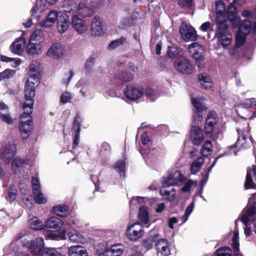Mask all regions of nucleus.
<instances>
[{"label":"nucleus","instance_id":"nucleus-1","mask_svg":"<svg viewBox=\"0 0 256 256\" xmlns=\"http://www.w3.org/2000/svg\"><path fill=\"white\" fill-rule=\"evenodd\" d=\"M240 220L244 226V232L246 236H250L252 232L256 234V202L243 210Z\"/></svg>","mask_w":256,"mask_h":256},{"label":"nucleus","instance_id":"nucleus-2","mask_svg":"<svg viewBox=\"0 0 256 256\" xmlns=\"http://www.w3.org/2000/svg\"><path fill=\"white\" fill-rule=\"evenodd\" d=\"M236 130L238 138L236 144L238 148L240 150L250 147L252 143V139L250 134L249 124L246 120H242L238 123Z\"/></svg>","mask_w":256,"mask_h":256},{"label":"nucleus","instance_id":"nucleus-3","mask_svg":"<svg viewBox=\"0 0 256 256\" xmlns=\"http://www.w3.org/2000/svg\"><path fill=\"white\" fill-rule=\"evenodd\" d=\"M39 79L36 74L30 76L25 85V101L24 103V110L26 112H32L35 94V88Z\"/></svg>","mask_w":256,"mask_h":256},{"label":"nucleus","instance_id":"nucleus-4","mask_svg":"<svg viewBox=\"0 0 256 256\" xmlns=\"http://www.w3.org/2000/svg\"><path fill=\"white\" fill-rule=\"evenodd\" d=\"M250 32H256V22L252 24L250 20H246L242 23L236 34V47H240L245 42L246 38Z\"/></svg>","mask_w":256,"mask_h":256},{"label":"nucleus","instance_id":"nucleus-5","mask_svg":"<svg viewBox=\"0 0 256 256\" xmlns=\"http://www.w3.org/2000/svg\"><path fill=\"white\" fill-rule=\"evenodd\" d=\"M32 112H26L24 110L20 118V122L18 124V129L22 137L27 139L31 134L32 130V118L30 114Z\"/></svg>","mask_w":256,"mask_h":256},{"label":"nucleus","instance_id":"nucleus-6","mask_svg":"<svg viewBox=\"0 0 256 256\" xmlns=\"http://www.w3.org/2000/svg\"><path fill=\"white\" fill-rule=\"evenodd\" d=\"M218 121V117L215 112H210L206 119L204 126L205 132L206 134H211L214 138L217 137L218 130L216 124Z\"/></svg>","mask_w":256,"mask_h":256},{"label":"nucleus","instance_id":"nucleus-7","mask_svg":"<svg viewBox=\"0 0 256 256\" xmlns=\"http://www.w3.org/2000/svg\"><path fill=\"white\" fill-rule=\"evenodd\" d=\"M215 36L218 43L224 48H226L232 43V35L228 32V26L226 24L218 26L216 29Z\"/></svg>","mask_w":256,"mask_h":256},{"label":"nucleus","instance_id":"nucleus-8","mask_svg":"<svg viewBox=\"0 0 256 256\" xmlns=\"http://www.w3.org/2000/svg\"><path fill=\"white\" fill-rule=\"evenodd\" d=\"M124 94L130 100L134 101L140 98L144 94L142 86L135 84H130L124 89Z\"/></svg>","mask_w":256,"mask_h":256},{"label":"nucleus","instance_id":"nucleus-9","mask_svg":"<svg viewBox=\"0 0 256 256\" xmlns=\"http://www.w3.org/2000/svg\"><path fill=\"white\" fill-rule=\"evenodd\" d=\"M188 52L196 60V64L198 68H202L204 66V48L203 46L198 42H193L188 46Z\"/></svg>","mask_w":256,"mask_h":256},{"label":"nucleus","instance_id":"nucleus-10","mask_svg":"<svg viewBox=\"0 0 256 256\" xmlns=\"http://www.w3.org/2000/svg\"><path fill=\"white\" fill-rule=\"evenodd\" d=\"M143 226L139 222L129 224L126 230L128 238L131 241H136L142 238L144 234Z\"/></svg>","mask_w":256,"mask_h":256},{"label":"nucleus","instance_id":"nucleus-11","mask_svg":"<svg viewBox=\"0 0 256 256\" xmlns=\"http://www.w3.org/2000/svg\"><path fill=\"white\" fill-rule=\"evenodd\" d=\"M206 98L204 97L192 98V102L195 108L194 115V120L195 123H198L202 120V112L206 110V108L204 104Z\"/></svg>","mask_w":256,"mask_h":256},{"label":"nucleus","instance_id":"nucleus-12","mask_svg":"<svg viewBox=\"0 0 256 256\" xmlns=\"http://www.w3.org/2000/svg\"><path fill=\"white\" fill-rule=\"evenodd\" d=\"M176 70L182 74H190L192 72V63L183 56H180L174 62Z\"/></svg>","mask_w":256,"mask_h":256},{"label":"nucleus","instance_id":"nucleus-13","mask_svg":"<svg viewBox=\"0 0 256 256\" xmlns=\"http://www.w3.org/2000/svg\"><path fill=\"white\" fill-rule=\"evenodd\" d=\"M184 176L178 170L174 171L166 178H164L162 186L168 188L170 186H180L184 180Z\"/></svg>","mask_w":256,"mask_h":256},{"label":"nucleus","instance_id":"nucleus-14","mask_svg":"<svg viewBox=\"0 0 256 256\" xmlns=\"http://www.w3.org/2000/svg\"><path fill=\"white\" fill-rule=\"evenodd\" d=\"M16 152V146L12 140L6 141L2 145V159L8 163Z\"/></svg>","mask_w":256,"mask_h":256},{"label":"nucleus","instance_id":"nucleus-15","mask_svg":"<svg viewBox=\"0 0 256 256\" xmlns=\"http://www.w3.org/2000/svg\"><path fill=\"white\" fill-rule=\"evenodd\" d=\"M62 14H63L61 12H58L56 10H50L46 16L40 22V25L44 28H50L56 22H58L60 16Z\"/></svg>","mask_w":256,"mask_h":256},{"label":"nucleus","instance_id":"nucleus-16","mask_svg":"<svg viewBox=\"0 0 256 256\" xmlns=\"http://www.w3.org/2000/svg\"><path fill=\"white\" fill-rule=\"evenodd\" d=\"M180 32L186 41H193L196 39L197 34L194 28L186 23L182 22L180 28Z\"/></svg>","mask_w":256,"mask_h":256},{"label":"nucleus","instance_id":"nucleus-17","mask_svg":"<svg viewBox=\"0 0 256 256\" xmlns=\"http://www.w3.org/2000/svg\"><path fill=\"white\" fill-rule=\"evenodd\" d=\"M64 53V46L60 43L53 44L46 52V56L52 60H59Z\"/></svg>","mask_w":256,"mask_h":256},{"label":"nucleus","instance_id":"nucleus-18","mask_svg":"<svg viewBox=\"0 0 256 256\" xmlns=\"http://www.w3.org/2000/svg\"><path fill=\"white\" fill-rule=\"evenodd\" d=\"M105 33V28L101 19L95 16L92 20L90 25V34L94 36H100Z\"/></svg>","mask_w":256,"mask_h":256},{"label":"nucleus","instance_id":"nucleus-19","mask_svg":"<svg viewBox=\"0 0 256 256\" xmlns=\"http://www.w3.org/2000/svg\"><path fill=\"white\" fill-rule=\"evenodd\" d=\"M71 24L74 29L78 34L86 32L89 28L86 20L78 18V16H74L71 20Z\"/></svg>","mask_w":256,"mask_h":256},{"label":"nucleus","instance_id":"nucleus-20","mask_svg":"<svg viewBox=\"0 0 256 256\" xmlns=\"http://www.w3.org/2000/svg\"><path fill=\"white\" fill-rule=\"evenodd\" d=\"M44 246V240L42 238H38L35 240L28 242L24 246H26L34 255H40Z\"/></svg>","mask_w":256,"mask_h":256},{"label":"nucleus","instance_id":"nucleus-21","mask_svg":"<svg viewBox=\"0 0 256 256\" xmlns=\"http://www.w3.org/2000/svg\"><path fill=\"white\" fill-rule=\"evenodd\" d=\"M190 138L194 144L200 145L204 140L202 129L196 126H192L190 132Z\"/></svg>","mask_w":256,"mask_h":256},{"label":"nucleus","instance_id":"nucleus-22","mask_svg":"<svg viewBox=\"0 0 256 256\" xmlns=\"http://www.w3.org/2000/svg\"><path fill=\"white\" fill-rule=\"evenodd\" d=\"M64 225V222L62 220L52 216L46 220L44 226L49 231L56 232L60 230Z\"/></svg>","mask_w":256,"mask_h":256},{"label":"nucleus","instance_id":"nucleus-23","mask_svg":"<svg viewBox=\"0 0 256 256\" xmlns=\"http://www.w3.org/2000/svg\"><path fill=\"white\" fill-rule=\"evenodd\" d=\"M228 15L232 28H238L239 30L242 24H240L241 20L240 18L236 15V8L234 4H231L229 5L228 10Z\"/></svg>","mask_w":256,"mask_h":256},{"label":"nucleus","instance_id":"nucleus-24","mask_svg":"<svg viewBox=\"0 0 256 256\" xmlns=\"http://www.w3.org/2000/svg\"><path fill=\"white\" fill-rule=\"evenodd\" d=\"M124 252V246L121 244H113L110 248L100 252L98 256H120Z\"/></svg>","mask_w":256,"mask_h":256},{"label":"nucleus","instance_id":"nucleus-25","mask_svg":"<svg viewBox=\"0 0 256 256\" xmlns=\"http://www.w3.org/2000/svg\"><path fill=\"white\" fill-rule=\"evenodd\" d=\"M44 44L29 40L26 47V52L30 56L40 55L42 53Z\"/></svg>","mask_w":256,"mask_h":256},{"label":"nucleus","instance_id":"nucleus-26","mask_svg":"<svg viewBox=\"0 0 256 256\" xmlns=\"http://www.w3.org/2000/svg\"><path fill=\"white\" fill-rule=\"evenodd\" d=\"M158 254L162 256H168L170 254V244L166 239L159 240L156 244Z\"/></svg>","mask_w":256,"mask_h":256},{"label":"nucleus","instance_id":"nucleus-27","mask_svg":"<svg viewBox=\"0 0 256 256\" xmlns=\"http://www.w3.org/2000/svg\"><path fill=\"white\" fill-rule=\"evenodd\" d=\"M45 2L42 0H37L35 6L32 8V16L39 19L42 14L46 10Z\"/></svg>","mask_w":256,"mask_h":256},{"label":"nucleus","instance_id":"nucleus-28","mask_svg":"<svg viewBox=\"0 0 256 256\" xmlns=\"http://www.w3.org/2000/svg\"><path fill=\"white\" fill-rule=\"evenodd\" d=\"M26 162L27 161L26 158L20 156L14 158L11 163V168L14 174L19 173Z\"/></svg>","mask_w":256,"mask_h":256},{"label":"nucleus","instance_id":"nucleus-29","mask_svg":"<svg viewBox=\"0 0 256 256\" xmlns=\"http://www.w3.org/2000/svg\"><path fill=\"white\" fill-rule=\"evenodd\" d=\"M70 24L68 16L65 14L60 16L59 20L58 22V29L60 33L64 34L68 30Z\"/></svg>","mask_w":256,"mask_h":256},{"label":"nucleus","instance_id":"nucleus-30","mask_svg":"<svg viewBox=\"0 0 256 256\" xmlns=\"http://www.w3.org/2000/svg\"><path fill=\"white\" fill-rule=\"evenodd\" d=\"M78 14L83 17L92 16L94 14V10L90 6L84 2H80L78 4Z\"/></svg>","mask_w":256,"mask_h":256},{"label":"nucleus","instance_id":"nucleus-31","mask_svg":"<svg viewBox=\"0 0 256 256\" xmlns=\"http://www.w3.org/2000/svg\"><path fill=\"white\" fill-rule=\"evenodd\" d=\"M25 46V40L22 38H18L12 44L11 51L17 54H20Z\"/></svg>","mask_w":256,"mask_h":256},{"label":"nucleus","instance_id":"nucleus-32","mask_svg":"<svg viewBox=\"0 0 256 256\" xmlns=\"http://www.w3.org/2000/svg\"><path fill=\"white\" fill-rule=\"evenodd\" d=\"M68 253L69 256H88L86 249L79 245L70 246L68 250Z\"/></svg>","mask_w":256,"mask_h":256},{"label":"nucleus","instance_id":"nucleus-33","mask_svg":"<svg viewBox=\"0 0 256 256\" xmlns=\"http://www.w3.org/2000/svg\"><path fill=\"white\" fill-rule=\"evenodd\" d=\"M68 224H64V228L61 232L58 233L50 232L48 234L45 236L46 240H66V230L68 228L67 226Z\"/></svg>","mask_w":256,"mask_h":256},{"label":"nucleus","instance_id":"nucleus-34","mask_svg":"<svg viewBox=\"0 0 256 256\" xmlns=\"http://www.w3.org/2000/svg\"><path fill=\"white\" fill-rule=\"evenodd\" d=\"M198 79L201 85L206 90L213 86V82L210 76L207 73H201L198 75Z\"/></svg>","mask_w":256,"mask_h":256},{"label":"nucleus","instance_id":"nucleus-35","mask_svg":"<svg viewBox=\"0 0 256 256\" xmlns=\"http://www.w3.org/2000/svg\"><path fill=\"white\" fill-rule=\"evenodd\" d=\"M166 188L163 187L160 190V194L164 196L166 198L169 202H174L176 198V189L172 188L170 189H166Z\"/></svg>","mask_w":256,"mask_h":256},{"label":"nucleus","instance_id":"nucleus-36","mask_svg":"<svg viewBox=\"0 0 256 256\" xmlns=\"http://www.w3.org/2000/svg\"><path fill=\"white\" fill-rule=\"evenodd\" d=\"M44 32L41 29H36L32 34L29 40L44 44Z\"/></svg>","mask_w":256,"mask_h":256},{"label":"nucleus","instance_id":"nucleus-37","mask_svg":"<svg viewBox=\"0 0 256 256\" xmlns=\"http://www.w3.org/2000/svg\"><path fill=\"white\" fill-rule=\"evenodd\" d=\"M21 194H22V200L23 202L28 208H32L33 201L30 192L28 190L22 189L20 188Z\"/></svg>","mask_w":256,"mask_h":256},{"label":"nucleus","instance_id":"nucleus-38","mask_svg":"<svg viewBox=\"0 0 256 256\" xmlns=\"http://www.w3.org/2000/svg\"><path fill=\"white\" fill-rule=\"evenodd\" d=\"M53 212L60 217L66 216L69 214V206L65 204H60L53 208Z\"/></svg>","mask_w":256,"mask_h":256},{"label":"nucleus","instance_id":"nucleus-39","mask_svg":"<svg viewBox=\"0 0 256 256\" xmlns=\"http://www.w3.org/2000/svg\"><path fill=\"white\" fill-rule=\"evenodd\" d=\"M116 79L120 80L122 82H130L133 78L132 74L126 70H120L114 74Z\"/></svg>","mask_w":256,"mask_h":256},{"label":"nucleus","instance_id":"nucleus-40","mask_svg":"<svg viewBox=\"0 0 256 256\" xmlns=\"http://www.w3.org/2000/svg\"><path fill=\"white\" fill-rule=\"evenodd\" d=\"M28 224L30 227L34 230H41L44 227L42 222L34 216H32L30 218Z\"/></svg>","mask_w":256,"mask_h":256},{"label":"nucleus","instance_id":"nucleus-41","mask_svg":"<svg viewBox=\"0 0 256 256\" xmlns=\"http://www.w3.org/2000/svg\"><path fill=\"white\" fill-rule=\"evenodd\" d=\"M204 160L202 157L198 158L194 161L190 166V172L192 174H196L204 164Z\"/></svg>","mask_w":256,"mask_h":256},{"label":"nucleus","instance_id":"nucleus-42","mask_svg":"<svg viewBox=\"0 0 256 256\" xmlns=\"http://www.w3.org/2000/svg\"><path fill=\"white\" fill-rule=\"evenodd\" d=\"M68 236L69 240L73 242L82 243L84 242V238L82 236L78 233L75 230L68 232Z\"/></svg>","mask_w":256,"mask_h":256},{"label":"nucleus","instance_id":"nucleus-43","mask_svg":"<svg viewBox=\"0 0 256 256\" xmlns=\"http://www.w3.org/2000/svg\"><path fill=\"white\" fill-rule=\"evenodd\" d=\"M200 152L204 156H207L212 154V144L210 140H206L204 143L200 150Z\"/></svg>","mask_w":256,"mask_h":256},{"label":"nucleus","instance_id":"nucleus-44","mask_svg":"<svg viewBox=\"0 0 256 256\" xmlns=\"http://www.w3.org/2000/svg\"><path fill=\"white\" fill-rule=\"evenodd\" d=\"M34 201L38 204H44L47 202V198L41 192V190L33 192Z\"/></svg>","mask_w":256,"mask_h":256},{"label":"nucleus","instance_id":"nucleus-45","mask_svg":"<svg viewBox=\"0 0 256 256\" xmlns=\"http://www.w3.org/2000/svg\"><path fill=\"white\" fill-rule=\"evenodd\" d=\"M240 105L242 107L246 108H256V98H250L244 99L241 100Z\"/></svg>","mask_w":256,"mask_h":256},{"label":"nucleus","instance_id":"nucleus-46","mask_svg":"<svg viewBox=\"0 0 256 256\" xmlns=\"http://www.w3.org/2000/svg\"><path fill=\"white\" fill-rule=\"evenodd\" d=\"M138 218L144 224L148 222V208L142 206L140 208Z\"/></svg>","mask_w":256,"mask_h":256},{"label":"nucleus","instance_id":"nucleus-47","mask_svg":"<svg viewBox=\"0 0 256 256\" xmlns=\"http://www.w3.org/2000/svg\"><path fill=\"white\" fill-rule=\"evenodd\" d=\"M114 170L119 172L121 177H124L126 164L124 161L120 160H118L114 164Z\"/></svg>","mask_w":256,"mask_h":256},{"label":"nucleus","instance_id":"nucleus-48","mask_svg":"<svg viewBox=\"0 0 256 256\" xmlns=\"http://www.w3.org/2000/svg\"><path fill=\"white\" fill-rule=\"evenodd\" d=\"M144 94L147 98L152 102L155 100L158 96V92L150 88H146L144 90Z\"/></svg>","mask_w":256,"mask_h":256},{"label":"nucleus","instance_id":"nucleus-49","mask_svg":"<svg viewBox=\"0 0 256 256\" xmlns=\"http://www.w3.org/2000/svg\"><path fill=\"white\" fill-rule=\"evenodd\" d=\"M256 184L252 177L251 170H247V174L244 182V188L246 189H250L254 188Z\"/></svg>","mask_w":256,"mask_h":256},{"label":"nucleus","instance_id":"nucleus-50","mask_svg":"<svg viewBox=\"0 0 256 256\" xmlns=\"http://www.w3.org/2000/svg\"><path fill=\"white\" fill-rule=\"evenodd\" d=\"M41 256H63L60 252L53 248H45L42 250Z\"/></svg>","mask_w":256,"mask_h":256},{"label":"nucleus","instance_id":"nucleus-51","mask_svg":"<svg viewBox=\"0 0 256 256\" xmlns=\"http://www.w3.org/2000/svg\"><path fill=\"white\" fill-rule=\"evenodd\" d=\"M212 256H232V250L228 247L220 248L216 250Z\"/></svg>","mask_w":256,"mask_h":256},{"label":"nucleus","instance_id":"nucleus-52","mask_svg":"<svg viewBox=\"0 0 256 256\" xmlns=\"http://www.w3.org/2000/svg\"><path fill=\"white\" fill-rule=\"evenodd\" d=\"M194 202H192L187 206L184 216L180 218L182 224H184L188 220V217L194 210Z\"/></svg>","mask_w":256,"mask_h":256},{"label":"nucleus","instance_id":"nucleus-53","mask_svg":"<svg viewBox=\"0 0 256 256\" xmlns=\"http://www.w3.org/2000/svg\"><path fill=\"white\" fill-rule=\"evenodd\" d=\"M196 185V181L189 180L186 182L184 186L180 189V192H188L192 188L195 187Z\"/></svg>","mask_w":256,"mask_h":256},{"label":"nucleus","instance_id":"nucleus-54","mask_svg":"<svg viewBox=\"0 0 256 256\" xmlns=\"http://www.w3.org/2000/svg\"><path fill=\"white\" fill-rule=\"evenodd\" d=\"M196 185V181L189 180L186 182L184 186L180 189V192H188L192 188L195 187Z\"/></svg>","mask_w":256,"mask_h":256},{"label":"nucleus","instance_id":"nucleus-55","mask_svg":"<svg viewBox=\"0 0 256 256\" xmlns=\"http://www.w3.org/2000/svg\"><path fill=\"white\" fill-rule=\"evenodd\" d=\"M0 119L2 122L8 124H13L15 120L12 118L10 112L0 114Z\"/></svg>","mask_w":256,"mask_h":256},{"label":"nucleus","instance_id":"nucleus-56","mask_svg":"<svg viewBox=\"0 0 256 256\" xmlns=\"http://www.w3.org/2000/svg\"><path fill=\"white\" fill-rule=\"evenodd\" d=\"M15 74L16 72L14 70L6 69L0 73V81L8 80L12 78Z\"/></svg>","mask_w":256,"mask_h":256},{"label":"nucleus","instance_id":"nucleus-57","mask_svg":"<svg viewBox=\"0 0 256 256\" xmlns=\"http://www.w3.org/2000/svg\"><path fill=\"white\" fill-rule=\"evenodd\" d=\"M239 234L238 232L235 230L233 234V236L232 238V244L233 248L234 250L237 252L239 251V240H238Z\"/></svg>","mask_w":256,"mask_h":256},{"label":"nucleus","instance_id":"nucleus-58","mask_svg":"<svg viewBox=\"0 0 256 256\" xmlns=\"http://www.w3.org/2000/svg\"><path fill=\"white\" fill-rule=\"evenodd\" d=\"M17 190L14 184H10L8 190V198L10 202H14L17 196Z\"/></svg>","mask_w":256,"mask_h":256},{"label":"nucleus","instance_id":"nucleus-59","mask_svg":"<svg viewBox=\"0 0 256 256\" xmlns=\"http://www.w3.org/2000/svg\"><path fill=\"white\" fill-rule=\"evenodd\" d=\"M72 97L71 93L66 92L61 94L60 101L62 104L70 102Z\"/></svg>","mask_w":256,"mask_h":256},{"label":"nucleus","instance_id":"nucleus-60","mask_svg":"<svg viewBox=\"0 0 256 256\" xmlns=\"http://www.w3.org/2000/svg\"><path fill=\"white\" fill-rule=\"evenodd\" d=\"M125 41L126 40L124 38L113 40L110 44L108 48L110 50L116 48L124 44Z\"/></svg>","mask_w":256,"mask_h":256},{"label":"nucleus","instance_id":"nucleus-61","mask_svg":"<svg viewBox=\"0 0 256 256\" xmlns=\"http://www.w3.org/2000/svg\"><path fill=\"white\" fill-rule=\"evenodd\" d=\"M227 16L226 12L216 13V22L220 25H224V23L226 20Z\"/></svg>","mask_w":256,"mask_h":256},{"label":"nucleus","instance_id":"nucleus-62","mask_svg":"<svg viewBox=\"0 0 256 256\" xmlns=\"http://www.w3.org/2000/svg\"><path fill=\"white\" fill-rule=\"evenodd\" d=\"M239 150H240L238 148V146H236V144H235L233 146L228 147L226 150L224 155L229 156L234 154L236 156Z\"/></svg>","mask_w":256,"mask_h":256},{"label":"nucleus","instance_id":"nucleus-63","mask_svg":"<svg viewBox=\"0 0 256 256\" xmlns=\"http://www.w3.org/2000/svg\"><path fill=\"white\" fill-rule=\"evenodd\" d=\"M180 50L177 46H169L168 50V54L170 58L176 57L178 54Z\"/></svg>","mask_w":256,"mask_h":256},{"label":"nucleus","instance_id":"nucleus-64","mask_svg":"<svg viewBox=\"0 0 256 256\" xmlns=\"http://www.w3.org/2000/svg\"><path fill=\"white\" fill-rule=\"evenodd\" d=\"M158 235H155L154 238V236H150L148 238L144 241V246L147 250H150L152 248L154 245V242L155 240L154 238H156Z\"/></svg>","mask_w":256,"mask_h":256}]
</instances>
